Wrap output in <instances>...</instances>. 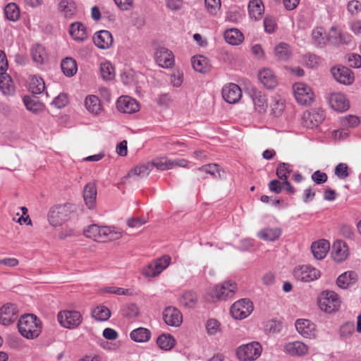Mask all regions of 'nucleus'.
Wrapping results in <instances>:
<instances>
[{"mask_svg": "<svg viewBox=\"0 0 361 361\" xmlns=\"http://www.w3.org/2000/svg\"><path fill=\"white\" fill-rule=\"evenodd\" d=\"M274 56L279 61H288L292 56L290 46L286 42H280L274 48Z\"/></svg>", "mask_w": 361, "mask_h": 361, "instance_id": "obj_30", "label": "nucleus"}, {"mask_svg": "<svg viewBox=\"0 0 361 361\" xmlns=\"http://www.w3.org/2000/svg\"><path fill=\"white\" fill-rule=\"evenodd\" d=\"M259 82L267 89H274L278 85V79L274 72L267 68H264L259 71L258 73Z\"/></svg>", "mask_w": 361, "mask_h": 361, "instance_id": "obj_21", "label": "nucleus"}, {"mask_svg": "<svg viewBox=\"0 0 361 361\" xmlns=\"http://www.w3.org/2000/svg\"><path fill=\"white\" fill-rule=\"evenodd\" d=\"M106 226H99L97 224H92L85 228L83 231L84 235L97 242H104Z\"/></svg>", "mask_w": 361, "mask_h": 361, "instance_id": "obj_25", "label": "nucleus"}, {"mask_svg": "<svg viewBox=\"0 0 361 361\" xmlns=\"http://www.w3.org/2000/svg\"><path fill=\"white\" fill-rule=\"evenodd\" d=\"M347 9L351 15H357L361 11V4L357 0H352L348 3Z\"/></svg>", "mask_w": 361, "mask_h": 361, "instance_id": "obj_63", "label": "nucleus"}, {"mask_svg": "<svg viewBox=\"0 0 361 361\" xmlns=\"http://www.w3.org/2000/svg\"><path fill=\"white\" fill-rule=\"evenodd\" d=\"M30 89L34 94L42 93L45 89L44 80L41 78L33 77L30 80Z\"/></svg>", "mask_w": 361, "mask_h": 361, "instance_id": "obj_51", "label": "nucleus"}, {"mask_svg": "<svg viewBox=\"0 0 361 361\" xmlns=\"http://www.w3.org/2000/svg\"><path fill=\"white\" fill-rule=\"evenodd\" d=\"M271 110L274 115L276 116H279L284 109V102L281 99H277L276 98H274L271 104Z\"/></svg>", "mask_w": 361, "mask_h": 361, "instance_id": "obj_58", "label": "nucleus"}, {"mask_svg": "<svg viewBox=\"0 0 361 361\" xmlns=\"http://www.w3.org/2000/svg\"><path fill=\"white\" fill-rule=\"evenodd\" d=\"M198 301V298L195 292L188 290L183 293L179 298L180 303L187 308H193Z\"/></svg>", "mask_w": 361, "mask_h": 361, "instance_id": "obj_36", "label": "nucleus"}, {"mask_svg": "<svg viewBox=\"0 0 361 361\" xmlns=\"http://www.w3.org/2000/svg\"><path fill=\"white\" fill-rule=\"evenodd\" d=\"M151 164L152 167L154 166L160 171L173 169L172 159H169L166 157L155 159Z\"/></svg>", "mask_w": 361, "mask_h": 361, "instance_id": "obj_50", "label": "nucleus"}, {"mask_svg": "<svg viewBox=\"0 0 361 361\" xmlns=\"http://www.w3.org/2000/svg\"><path fill=\"white\" fill-rule=\"evenodd\" d=\"M104 242L116 240L123 237V231L116 227L106 226Z\"/></svg>", "mask_w": 361, "mask_h": 361, "instance_id": "obj_52", "label": "nucleus"}, {"mask_svg": "<svg viewBox=\"0 0 361 361\" xmlns=\"http://www.w3.org/2000/svg\"><path fill=\"white\" fill-rule=\"evenodd\" d=\"M147 222V219L145 216L130 218L127 220V224L131 228H139Z\"/></svg>", "mask_w": 361, "mask_h": 361, "instance_id": "obj_61", "label": "nucleus"}, {"mask_svg": "<svg viewBox=\"0 0 361 361\" xmlns=\"http://www.w3.org/2000/svg\"><path fill=\"white\" fill-rule=\"evenodd\" d=\"M308 346L301 341H293L286 343L284 346V351L295 357H301L308 353Z\"/></svg>", "mask_w": 361, "mask_h": 361, "instance_id": "obj_24", "label": "nucleus"}, {"mask_svg": "<svg viewBox=\"0 0 361 361\" xmlns=\"http://www.w3.org/2000/svg\"><path fill=\"white\" fill-rule=\"evenodd\" d=\"M295 328L298 332L303 337L313 338L316 336L315 325L308 319H298L295 322Z\"/></svg>", "mask_w": 361, "mask_h": 361, "instance_id": "obj_18", "label": "nucleus"}, {"mask_svg": "<svg viewBox=\"0 0 361 361\" xmlns=\"http://www.w3.org/2000/svg\"><path fill=\"white\" fill-rule=\"evenodd\" d=\"M23 102L26 109L35 114L40 113L44 109V104L34 95L25 96L23 97Z\"/></svg>", "mask_w": 361, "mask_h": 361, "instance_id": "obj_32", "label": "nucleus"}, {"mask_svg": "<svg viewBox=\"0 0 361 361\" xmlns=\"http://www.w3.org/2000/svg\"><path fill=\"white\" fill-rule=\"evenodd\" d=\"M6 18L11 21H16L20 18V9L16 4L9 3L4 8Z\"/></svg>", "mask_w": 361, "mask_h": 361, "instance_id": "obj_46", "label": "nucleus"}, {"mask_svg": "<svg viewBox=\"0 0 361 361\" xmlns=\"http://www.w3.org/2000/svg\"><path fill=\"white\" fill-rule=\"evenodd\" d=\"M97 187L94 183H87L83 190V198L86 206L93 209L96 204Z\"/></svg>", "mask_w": 361, "mask_h": 361, "instance_id": "obj_26", "label": "nucleus"}, {"mask_svg": "<svg viewBox=\"0 0 361 361\" xmlns=\"http://www.w3.org/2000/svg\"><path fill=\"white\" fill-rule=\"evenodd\" d=\"M20 334L27 339L37 338L42 332V322L34 314L22 316L18 323Z\"/></svg>", "mask_w": 361, "mask_h": 361, "instance_id": "obj_1", "label": "nucleus"}, {"mask_svg": "<svg viewBox=\"0 0 361 361\" xmlns=\"http://www.w3.org/2000/svg\"><path fill=\"white\" fill-rule=\"evenodd\" d=\"M171 257L164 255L161 257L149 263L142 270V274L146 277H155L166 269L171 263Z\"/></svg>", "mask_w": 361, "mask_h": 361, "instance_id": "obj_6", "label": "nucleus"}, {"mask_svg": "<svg viewBox=\"0 0 361 361\" xmlns=\"http://www.w3.org/2000/svg\"><path fill=\"white\" fill-rule=\"evenodd\" d=\"M18 317V309L15 304L6 303L0 308V323L4 326L13 323Z\"/></svg>", "mask_w": 361, "mask_h": 361, "instance_id": "obj_12", "label": "nucleus"}, {"mask_svg": "<svg viewBox=\"0 0 361 361\" xmlns=\"http://www.w3.org/2000/svg\"><path fill=\"white\" fill-rule=\"evenodd\" d=\"M252 101L255 109L258 113L262 114L267 111L268 107L267 99L266 96L261 92H254Z\"/></svg>", "mask_w": 361, "mask_h": 361, "instance_id": "obj_39", "label": "nucleus"}, {"mask_svg": "<svg viewBox=\"0 0 361 361\" xmlns=\"http://www.w3.org/2000/svg\"><path fill=\"white\" fill-rule=\"evenodd\" d=\"M191 63L194 70L200 73H206L210 68L208 59L201 55L195 56L191 59Z\"/></svg>", "mask_w": 361, "mask_h": 361, "instance_id": "obj_38", "label": "nucleus"}, {"mask_svg": "<svg viewBox=\"0 0 361 361\" xmlns=\"http://www.w3.org/2000/svg\"><path fill=\"white\" fill-rule=\"evenodd\" d=\"M164 322L171 326H179L183 322L181 312L176 307H166L163 312Z\"/></svg>", "mask_w": 361, "mask_h": 361, "instance_id": "obj_19", "label": "nucleus"}, {"mask_svg": "<svg viewBox=\"0 0 361 361\" xmlns=\"http://www.w3.org/2000/svg\"><path fill=\"white\" fill-rule=\"evenodd\" d=\"M324 35V32L322 27H317L312 31V40L317 46L323 47L329 42L328 37Z\"/></svg>", "mask_w": 361, "mask_h": 361, "instance_id": "obj_49", "label": "nucleus"}, {"mask_svg": "<svg viewBox=\"0 0 361 361\" xmlns=\"http://www.w3.org/2000/svg\"><path fill=\"white\" fill-rule=\"evenodd\" d=\"M335 175L340 179H345L348 176V166L345 163L338 164L334 171Z\"/></svg>", "mask_w": 361, "mask_h": 361, "instance_id": "obj_59", "label": "nucleus"}, {"mask_svg": "<svg viewBox=\"0 0 361 361\" xmlns=\"http://www.w3.org/2000/svg\"><path fill=\"white\" fill-rule=\"evenodd\" d=\"M237 286L235 283L231 281H224L221 285L216 286L212 293L211 295L213 298L218 300H226L233 296L236 291Z\"/></svg>", "mask_w": 361, "mask_h": 361, "instance_id": "obj_9", "label": "nucleus"}, {"mask_svg": "<svg viewBox=\"0 0 361 361\" xmlns=\"http://www.w3.org/2000/svg\"><path fill=\"white\" fill-rule=\"evenodd\" d=\"M92 317L97 321H106L111 317V311L105 306H97L92 310Z\"/></svg>", "mask_w": 361, "mask_h": 361, "instance_id": "obj_47", "label": "nucleus"}, {"mask_svg": "<svg viewBox=\"0 0 361 361\" xmlns=\"http://www.w3.org/2000/svg\"><path fill=\"white\" fill-rule=\"evenodd\" d=\"M0 89L5 95H11L14 93L15 89L10 76L0 75Z\"/></svg>", "mask_w": 361, "mask_h": 361, "instance_id": "obj_43", "label": "nucleus"}, {"mask_svg": "<svg viewBox=\"0 0 361 361\" xmlns=\"http://www.w3.org/2000/svg\"><path fill=\"white\" fill-rule=\"evenodd\" d=\"M294 278L302 282H310L319 279L320 271L311 265H301L296 267L293 271Z\"/></svg>", "mask_w": 361, "mask_h": 361, "instance_id": "obj_5", "label": "nucleus"}, {"mask_svg": "<svg viewBox=\"0 0 361 361\" xmlns=\"http://www.w3.org/2000/svg\"><path fill=\"white\" fill-rule=\"evenodd\" d=\"M85 105L90 113L95 115L99 114L102 110L100 100L95 95H88L85 98Z\"/></svg>", "mask_w": 361, "mask_h": 361, "instance_id": "obj_37", "label": "nucleus"}, {"mask_svg": "<svg viewBox=\"0 0 361 361\" xmlns=\"http://www.w3.org/2000/svg\"><path fill=\"white\" fill-rule=\"evenodd\" d=\"M341 301L338 295L332 290H324L318 298V305L322 311L332 313L338 310Z\"/></svg>", "mask_w": 361, "mask_h": 361, "instance_id": "obj_2", "label": "nucleus"}, {"mask_svg": "<svg viewBox=\"0 0 361 361\" xmlns=\"http://www.w3.org/2000/svg\"><path fill=\"white\" fill-rule=\"evenodd\" d=\"M331 73L334 79L341 84L350 85L354 82L353 72L346 67H334L331 69Z\"/></svg>", "mask_w": 361, "mask_h": 361, "instance_id": "obj_17", "label": "nucleus"}, {"mask_svg": "<svg viewBox=\"0 0 361 361\" xmlns=\"http://www.w3.org/2000/svg\"><path fill=\"white\" fill-rule=\"evenodd\" d=\"M252 311V302L247 298L238 300L231 307V314L235 319H243L247 317Z\"/></svg>", "mask_w": 361, "mask_h": 361, "instance_id": "obj_8", "label": "nucleus"}, {"mask_svg": "<svg viewBox=\"0 0 361 361\" xmlns=\"http://www.w3.org/2000/svg\"><path fill=\"white\" fill-rule=\"evenodd\" d=\"M325 118L324 112L319 109H313L303 114L302 121L304 126L313 128L317 127Z\"/></svg>", "mask_w": 361, "mask_h": 361, "instance_id": "obj_11", "label": "nucleus"}, {"mask_svg": "<svg viewBox=\"0 0 361 361\" xmlns=\"http://www.w3.org/2000/svg\"><path fill=\"white\" fill-rule=\"evenodd\" d=\"M94 44L99 49H106L113 44V37L111 33L108 30H100L97 32L94 37Z\"/></svg>", "mask_w": 361, "mask_h": 361, "instance_id": "obj_23", "label": "nucleus"}, {"mask_svg": "<svg viewBox=\"0 0 361 361\" xmlns=\"http://www.w3.org/2000/svg\"><path fill=\"white\" fill-rule=\"evenodd\" d=\"M292 171L291 165L286 163H280L276 169V176L281 180H286L288 174Z\"/></svg>", "mask_w": 361, "mask_h": 361, "instance_id": "obj_55", "label": "nucleus"}, {"mask_svg": "<svg viewBox=\"0 0 361 361\" xmlns=\"http://www.w3.org/2000/svg\"><path fill=\"white\" fill-rule=\"evenodd\" d=\"M59 10L66 18H70L76 13L77 8L73 0H61Z\"/></svg>", "mask_w": 361, "mask_h": 361, "instance_id": "obj_35", "label": "nucleus"}, {"mask_svg": "<svg viewBox=\"0 0 361 361\" xmlns=\"http://www.w3.org/2000/svg\"><path fill=\"white\" fill-rule=\"evenodd\" d=\"M204 5L207 12L215 16L220 11L221 0H204Z\"/></svg>", "mask_w": 361, "mask_h": 361, "instance_id": "obj_56", "label": "nucleus"}, {"mask_svg": "<svg viewBox=\"0 0 361 361\" xmlns=\"http://www.w3.org/2000/svg\"><path fill=\"white\" fill-rule=\"evenodd\" d=\"M206 330L209 335H214L220 331V323L215 319H209L206 323Z\"/></svg>", "mask_w": 361, "mask_h": 361, "instance_id": "obj_57", "label": "nucleus"}, {"mask_svg": "<svg viewBox=\"0 0 361 361\" xmlns=\"http://www.w3.org/2000/svg\"><path fill=\"white\" fill-rule=\"evenodd\" d=\"M262 350L259 343L251 342L239 346L236 350V355L241 361H253L260 356Z\"/></svg>", "mask_w": 361, "mask_h": 361, "instance_id": "obj_3", "label": "nucleus"}, {"mask_svg": "<svg viewBox=\"0 0 361 361\" xmlns=\"http://www.w3.org/2000/svg\"><path fill=\"white\" fill-rule=\"evenodd\" d=\"M281 329V323L276 320H270L265 325V331L269 334L278 333Z\"/></svg>", "mask_w": 361, "mask_h": 361, "instance_id": "obj_60", "label": "nucleus"}, {"mask_svg": "<svg viewBox=\"0 0 361 361\" xmlns=\"http://www.w3.org/2000/svg\"><path fill=\"white\" fill-rule=\"evenodd\" d=\"M355 331L354 324L353 322H346L340 328V334L341 336L348 337Z\"/></svg>", "mask_w": 361, "mask_h": 361, "instance_id": "obj_64", "label": "nucleus"}, {"mask_svg": "<svg viewBox=\"0 0 361 361\" xmlns=\"http://www.w3.org/2000/svg\"><path fill=\"white\" fill-rule=\"evenodd\" d=\"M348 62L352 68H361V56L357 54H350L348 56Z\"/></svg>", "mask_w": 361, "mask_h": 361, "instance_id": "obj_62", "label": "nucleus"}, {"mask_svg": "<svg viewBox=\"0 0 361 361\" xmlns=\"http://www.w3.org/2000/svg\"><path fill=\"white\" fill-rule=\"evenodd\" d=\"M224 37L226 42L231 45H238L244 39L243 33L236 28L228 29L225 31Z\"/></svg>", "mask_w": 361, "mask_h": 361, "instance_id": "obj_33", "label": "nucleus"}, {"mask_svg": "<svg viewBox=\"0 0 361 361\" xmlns=\"http://www.w3.org/2000/svg\"><path fill=\"white\" fill-rule=\"evenodd\" d=\"M69 33L75 40L78 42H82L87 38L86 27L80 22L71 24Z\"/></svg>", "mask_w": 361, "mask_h": 361, "instance_id": "obj_29", "label": "nucleus"}, {"mask_svg": "<svg viewBox=\"0 0 361 361\" xmlns=\"http://www.w3.org/2000/svg\"><path fill=\"white\" fill-rule=\"evenodd\" d=\"M341 126L343 128H355L360 123V119L354 115H347L339 118Z\"/></svg>", "mask_w": 361, "mask_h": 361, "instance_id": "obj_53", "label": "nucleus"}, {"mask_svg": "<svg viewBox=\"0 0 361 361\" xmlns=\"http://www.w3.org/2000/svg\"><path fill=\"white\" fill-rule=\"evenodd\" d=\"M31 56L33 61L39 64L44 63L47 58L44 47L39 44H36L32 46L31 49Z\"/></svg>", "mask_w": 361, "mask_h": 361, "instance_id": "obj_42", "label": "nucleus"}, {"mask_svg": "<svg viewBox=\"0 0 361 361\" xmlns=\"http://www.w3.org/2000/svg\"><path fill=\"white\" fill-rule=\"evenodd\" d=\"M357 281V274L355 271H348L338 276L336 279V284L339 288L346 289L355 284Z\"/></svg>", "mask_w": 361, "mask_h": 361, "instance_id": "obj_27", "label": "nucleus"}, {"mask_svg": "<svg viewBox=\"0 0 361 361\" xmlns=\"http://www.w3.org/2000/svg\"><path fill=\"white\" fill-rule=\"evenodd\" d=\"M296 101L301 105H310L314 101V93L307 84L296 82L293 86Z\"/></svg>", "mask_w": 361, "mask_h": 361, "instance_id": "obj_4", "label": "nucleus"}, {"mask_svg": "<svg viewBox=\"0 0 361 361\" xmlns=\"http://www.w3.org/2000/svg\"><path fill=\"white\" fill-rule=\"evenodd\" d=\"M264 11V7L261 0H250L248 4L249 15L255 20H259Z\"/></svg>", "mask_w": 361, "mask_h": 361, "instance_id": "obj_31", "label": "nucleus"}, {"mask_svg": "<svg viewBox=\"0 0 361 361\" xmlns=\"http://www.w3.org/2000/svg\"><path fill=\"white\" fill-rule=\"evenodd\" d=\"M353 37L347 33L342 32L336 27H331L329 36V43L333 45L348 44L351 42Z\"/></svg>", "mask_w": 361, "mask_h": 361, "instance_id": "obj_15", "label": "nucleus"}, {"mask_svg": "<svg viewBox=\"0 0 361 361\" xmlns=\"http://www.w3.org/2000/svg\"><path fill=\"white\" fill-rule=\"evenodd\" d=\"M154 55L156 62L162 68H169L174 63L172 52L165 47L157 48Z\"/></svg>", "mask_w": 361, "mask_h": 361, "instance_id": "obj_16", "label": "nucleus"}, {"mask_svg": "<svg viewBox=\"0 0 361 361\" xmlns=\"http://www.w3.org/2000/svg\"><path fill=\"white\" fill-rule=\"evenodd\" d=\"M130 337L135 342L144 343L149 340L151 333L147 329L140 327L133 330L130 334Z\"/></svg>", "mask_w": 361, "mask_h": 361, "instance_id": "obj_41", "label": "nucleus"}, {"mask_svg": "<svg viewBox=\"0 0 361 361\" xmlns=\"http://www.w3.org/2000/svg\"><path fill=\"white\" fill-rule=\"evenodd\" d=\"M330 106L336 111L343 112L348 109L349 102L343 94L333 93L329 99Z\"/></svg>", "mask_w": 361, "mask_h": 361, "instance_id": "obj_22", "label": "nucleus"}, {"mask_svg": "<svg viewBox=\"0 0 361 361\" xmlns=\"http://www.w3.org/2000/svg\"><path fill=\"white\" fill-rule=\"evenodd\" d=\"M224 99L229 104L237 103L242 97V91L238 85L229 83L225 85L221 91Z\"/></svg>", "mask_w": 361, "mask_h": 361, "instance_id": "obj_14", "label": "nucleus"}, {"mask_svg": "<svg viewBox=\"0 0 361 361\" xmlns=\"http://www.w3.org/2000/svg\"><path fill=\"white\" fill-rule=\"evenodd\" d=\"M116 108L120 112L133 114L139 111L140 104L129 96H121L116 102Z\"/></svg>", "mask_w": 361, "mask_h": 361, "instance_id": "obj_13", "label": "nucleus"}, {"mask_svg": "<svg viewBox=\"0 0 361 361\" xmlns=\"http://www.w3.org/2000/svg\"><path fill=\"white\" fill-rule=\"evenodd\" d=\"M58 320L61 326L67 329H75L82 322L81 314L75 310H64L58 314Z\"/></svg>", "mask_w": 361, "mask_h": 361, "instance_id": "obj_7", "label": "nucleus"}, {"mask_svg": "<svg viewBox=\"0 0 361 361\" xmlns=\"http://www.w3.org/2000/svg\"><path fill=\"white\" fill-rule=\"evenodd\" d=\"M61 67L63 74L67 77L73 76L78 71L76 61L71 57L64 59L61 61Z\"/></svg>", "mask_w": 361, "mask_h": 361, "instance_id": "obj_40", "label": "nucleus"}, {"mask_svg": "<svg viewBox=\"0 0 361 361\" xmlns=\"http://www.w3.org/2000/svg\"><path fill=\"white\" fill-rule=\"evenodd\" d=\"M197 171L200 173H204L205 174H209L214 178H220L221 175V168L216 164H205L201 167H199Z\"/></svg>", "mask_w": 361, "mask_h": 361, "instance_id": "obj_44", "label": "nucleus"}, {"mask_svg": "<svg viewBox=\"0 0 361 361\" xmlns=\"http://www.w3.org/2000/svg\"><path fill=\"white\" fill-rule=\"evenodd\" d=\"M330 247L329 241L326 240H319L312 243L311 246L312 252L317 259H324Z\"/></svg>", "mask_w": 361, "mask_h": 361, "instance_id": "obj_28", "label": "nucleus"}, {"mask_svg": "<svg viewBox=\"0 0 361 361\" xmlns=\"http://www.w3.org/2000/svg\"><path fill=\"white\" fill-rule=\"evenodd\" d=\"M282 231L279 228H265L257 233V237L263 240L275 241L281 235Z\"/></svg>", "mask_w": 361, "mask_h": 361, "instance_id": "obj_34", "label": "nucleus"}, {"mask_svg": "<svg viewBox=\"0 0 361 361\" xmlns=\"http://www.w3.org/2000/svg\"><path fill=\"white\" fill-rule=\"evenodd\" d=\"M348 255V247L344 241L338 240L334 243L331 255L334 261L342 262L347 259Z\"/></svg>", "mask_w": 361, "mask_h": 361, "instance_id": "obj_20", "label": "nucleus"}, {"mask_svg": "<svg viewBox=\"0 0 361 361\" xmlns=\"http://www.w3.org/2000/svg\"><path fill=\"white\" fill-rule=\"evenodd\" d=\"M157 343L160 348L169 350L173 348L176 341L170 334H162L157 338Z\"/></svg>", "mask_w": 361, "mask_h": 361, "instance_id": "obj_45", "label": "nucleus"}, {"mask_svg": "<svg viewBox=\"0 0 361 361\" xmlns=\"http://www.w3.org/2000/svg\"><path fill=\"white\" fill-rule=\"evenodd\" d=\"M68 209L66 205H57L51 208L48 214L49 224L54 227L61 226L68 217Z\"/></svg>", "mask_w": 361, "mask_h": 361, "instance_id": "obj_10", "label": "nucleus"}, {"mask_svg": "<svg viewBox=\"0 0 361 361\" xmlns=\"http://www.w3.org/2000/svg\"><path fill=\"white\" fill-rule=\"evenodd\" d=\"M100 73L104 80H111L114 77V68L110 63H103L100 66Z\"/></svg>", "mask_w": 361, "mask_h": 361, "instance_id": "obj_54", "label": "nucleus"}, {"mask_svg": "<svg viewBox=\"0 0 361 361\" xmlns=\"http://www.w3.org/2000/svg\"><path fill=\"white\" fill-rule=\"evenodd\" d=\"M152 169V164H143L139 166H137L133 169H132L129 173V176H137L141 178L147 176Z\"/></svg>", "mask_w": 361, "mask_h": 361, "instance_id": "obj_48", "label": "nucleus"}]
</instances>
